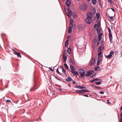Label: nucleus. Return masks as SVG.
Wrapping results in <instances>:
<instances>
[{"label":"nucleus","mask_w":122,"mask_h":122,"mask_svg":"<svg viewBox=\"0 0 122 122\" xmlns=\"http://www.w3.org/2000/svg\"><path fill=\"white\" fill-rule=\"evenodd\" d=\"M73 82V84H75V83H76V82H75V81H73V82Z\"/></svg>","instance_id":"4d7b16f0"},{"label":"nucleus","mask_w":122,"mask_h":122,"mask_svg":"<svg viewBox=\"0 0 122 122\" xmlns=\"http://www.w3.org/2000/svg\"><path fill=\"white\" fill-rule=\"evenodd\" d=\"M114 53L113 51H111L109 53V54L108 55H105V57L107 58L111 59L112 56V55Z\"/></svg>","instance_id":"0eeeda50"},{"label":"nucleus","mask_w":122,"mask_h":122,"mask_svg":"<svg viewBox=\"0 0 122 122\" xmlns=\"http://www.w3.org/2000/svg\"><path fill=\"white\" fill-rule=\"evenodd\" d=\"M38 88L36 86V84H34L33 86L31 88L30 90V92H32L35 91Z\"/></svg>","instance_id":"6e6552de"},{"label":"nucleus","mask_w":122,"mask_h":122,"mask_svg":"<svg viewBox=\"0 0 122 122\" xmlns=\"http://www.w3.org/2000/svg\"><path fill=\"white\" fill-rule=\"evenodd\" d=\"M13 51H14V52L15 54L17 52L15 50H13Z\"/></svg>","instance_id":"13d9d810"},{"label":"nucleus","mask_w":122,"mask_h":122,"mask_svg":"<svg viewBox=\"0 0 122 122\" xmlns=\"http://www.w3.org/2000/svg\"><path fill=\"white\" fill-rule=\"evenodd\" d=\"M94 28L96 30H97L98 29V24H96L94 26Z\"/></svg>","instance_id":"412c9836"},{"label":"nucleus","mask_w":122,"mask_h":122,"mask_svg":"<svg viewBox=\"0 0 122 122\" xmlns=\"http://www.w3.org/2000/svg\"><path fill=\"white\" fill-rule=\"evenodd\" d=\"M79 72L80 73V76L79 77L81 78H83V76L85 75L86 71L82 69H80L79 70Z\"/></svg>","instance_id":"f257e3e1"},{"label":"nucleus","mask_w":122,"mask_h":122,"mask_svg":"<svg viewBox=\"0 0 122 122\" xmlns=\"http://www.w3.org/2000/svg\"><path fill=\"white\" fill-rule=\"evenodd\" d=\"M99 93L101 94H104V92L103 91H100L99 92Z\"/></svg>","instance_id":"79ce46f5"},{"label":"nucleus","mask_w":122,"mask_h":122,"mask_svg":"<svg viewBox=\"0 0 122 122\" xmlns=\"http://www.w3.org/2000/svg\"><path fill=\"white\" fill-rule=\"evenodd\" d=\"M66 80L67 81L71 82L72 80L71 77L70 76H68V77L66 79Z\"/></svg>","instance_id":"4468645a"},{"label":"nucleus","mask_w":122,"mask_h":122,"mask_svg":"<svg viewBox=\"0 0 122 122\" xmlns=\"http://www.w3.org/2000/svg\"><path fill=\"white\" fill-rule=\"evenodd\" d=\"M108 0L109 2L111 4H112V2L111 0Z\"/></svg>","instance_id":"ea45409f"},{"label":"nucleus","mask_w":122,"mask_h":122,"mask_svg":"<svg viewBox=\"0 0 122 122\" xmlns=\"http://www.w3.org/2000/svg\"><path fill=\"white\" fill-rule=\"evenodd\" d=\"M75 87L76 88H78L80 89H82L83 88L86 89V87L84 86H78L77 85H76L75 86Z\"/></svg>","instance_id":"f8f14e48"},{"label":"nucleus","mask_w":122,"mask_h":122,"mask_svg":"<svg viewBox=\"0 0 122 122\" xmlns=\"http://www.w3.org/2000/svg\"><path fill=\"white\" fill-rule=\"evenodd\" d=\"M98 69V68L97 67V66L95 67V70L96 71H97V69Z\"/></svg>","instance_id":"09e8293b"},{"label":"nucleus","mask_w":122,"mask_h":122,"mask_svg":"<svg viewBox=\"0 0 122 122\" xmlns=\"http://www.w3.org/2000/svg\"><path fill=\"white\" fill-rule=\"evenodd\" d=\"M120 122H122V117L120 119Z\"/></svg>","instance_id":"bf43d9fd"},{"label":"nucleus","mask_w":122,"mask_h":122,"mask_svg":"<svg viewBox=\"0 0 122 122\" xmlns=\"http://www.w3.org/2000/svg\"><path fill=\"white\" fill-rule=\"evenodd\" d=\"M96 74L95 73L94 74H93V75H92L90 77L91 78H92L94 77H95L96 76Z\"/></svg>","instance_id":"c9c22d12"},{"label":"nucleus","mask_w":122,"mask_h":122,"mask_svg":"<svg viewBox=\"0 0 122 122\" xmlns=\"http://www.w3.org/2000/svg\"><path fill=\"white\" fill-rule=\"evenodd\" d=\"M108 17H109L110 18L111 20H112L113 19V16H111V17H109L108 16Z\"/></svg>","instance_id":"49530a36"},{"label":"nucleus","mask_w":122,"mask_h":122,"mask_svg":"<svg viewBox=\"0 0 122 122\" xmlns=\"http://www.w3.org/2000/svg\"><path fill=\"white\" fill-rule=\"evenodd\" d=\"M64 66L67 69H69V68L68 66L66 64V63H65L64 64Z\"/></svg>","instance_id":"cd10ccee"},{"label":"nucleus","mask_w":122,"mask_h":122,"mask_svg":"<svg viewBox=\"0 0 122 122\" xmlns=\"http://www.w3.org/2000/svg\"><path fill=\"white\" fill-rule=\"evenodd\" d=\"M101 54H102V52L101 51L98 54V57H99V58Z\"/></svg>","instance_id":"e433bc0d"},{"label":"nucleus","mask_w":122,"mask_h":122,"mask_svg":"<svg viewBox=\"0 0 122 122\" xmlns=\"http://www.w3.org/2000/svg\"><path fill=\"white\" fill-rule=\"evenodd\" d=\"M72 27H69L68 29V32L69 33H70L71 32L72 30Z\"/></svg>","instance_id":"5701e85b"},{"label":"nucleus","mask_w":122,"mask_h":122,"mask_svg":"<svg viewBox=\"0 0 122 122\" xmlns=\"http://www.w3.org/2000/svg\"><path fill=\"white\" fill-rule=\"evenodd\" d=\"M68 40H67L66 41V42L65 43V46L66 47H67L68 46Z\"/></svg>","instance_id":"6ab92c4d"},{"label":"nucleus","mask_w":122,"mask_h":122,"mask_svg":"<svg viewBox=\"0 0 122 122\" xmlns=\"http://www.w3.org/2000/svg\"><path fill=\"white\" fill-rule=\"evenodd\" d=\"M107 103L108 104H110V102H109V100H107Z\"/></svg>","instance_id":"864d4df0"},{"label":"nucleus","mask_w":122,"mask_h":122,"mask_svg":"<svg viewBox=\"0 0 122 122\" xmlns=\"http://www.w3.org/2000/svg\"><path fill=\"white\" fill-rule=\"evenodd\" d=\"M118 53V51H115V55H117Z\"/></svg>","instance_id":"de8ad7c7"},{"label":"nucleus","mask_w":122,"mask_h":122,"mask_svg":"<svg viewBox=\"0 0 122 122\" xmlns=\"http://www.w3.org/2000/svg\"><path fill=\"white\" fill-rule=\"evenodd\" d=\"M94 80L95 81H98L99 80V79H98V78H94Z\"/></svg>","instance_id":"a19ab883"},{"label":"nucleus","mask_w":122,"mask_h":122,"mask_svg":"<svg viewBox=\"0 0 122 122\" xmlns=\"http://www.w3.org/2000/svg\"><path fill=\"white\" fill-rule=\"evenodd\" d=\"M5 87H6V88H7L8 87V86L7 85H5Z\"/></svg>","instance_id":"774afa93"},{"label":"nucleus","mask_w":122,"mask_h":122,"mask_svg":"<svg viewBox=\"0 0 122 122\" xmlns=\"http://www.w3.org/2000/svg\"><path fill=\"white\" fill-rule=\"evenodd\" d=\"M89 92L90 91L88 90H77L76 91V92L78 93H82L84 94V92Z\"/></svg>","instance_id":"39448f33"},{"label":"nucleus","mask_w":122,"mask_h":122,"mask_svg":"<svg viewBox=\"0 0 122 122\" xmlns=\"http://www.w3.org/2000/svg\"><path fill=\"white\" fill-rule=\"evenodd\" d=\"M62 57L63 61L64 62H65L67 60V56H62Z\"/></svg>","instance_id":"f3484780"},{"label":"nucleus","mask_w":122,"mask_h":122,"mask_svg":"<svg viewBox=\"0 0 122 122\" xmlns=\"http://www.w3.org/2000/svg\"><path fill=\"white\" fill-rule=\"evenodd\" d=\"M100 41L99 40V41L97 42V46H98L100 44Z\"/></svg>","instance_id":"37998d69"},{"label":"nucleus","mask_w":122,"mask_h":122,"mask_svg":"<svg viewBox=\"0 0 122 122\" xmlns=\"http://www.w3.org/2000/svg\"><path fill=\"white\" fill-rule=\"evenodd\" d=\"M102 35V33H101L100 34L98 35L99 40V41H100L101 40Z\"/></svg>","instance_id":"dca6fc26"},{"label":"nucleus","mask_w":122,"mask_h":122,"mask_svg":"<svg viewBox=\"0 0 122 122\" xmlns=\"http://www.w3.org/2000/svg\"><path fill=\"white\" fill-rule=\"evenodd\" d=\"M96 15L97 18L98 19H99L100 15V13H96Z\"/></svg>","instance_id":"c756f323"},{"label":"nucleus","mask_w":122,"mask_h":122,"mask_svg":"<svg viewBox=\"0 0 122 122\" xmlns=\"http://www.w3.org/2000/svg\"><path fill=\"white\" fill-rule=\"evenodd\" d=\"M70 61L71 63L72 64H74V62L72 58H70Z\"/></svg>","instance_id":"c85d7f7f"},{"label":"nucleus","mask_w":122,"mask_h":122,"mask_svg":"<svg viewBox=\"0 0 122 122\" xmlns=\"http://www.w3.org/2000/svg\"><path fill=\"white\" fill-rule=\"evenodd\" d=\"M95 62V60L94 58H93L92 60V62L90 64L91 66L93 65L94 63Z\"/></svg>","instance_id":"2eb2a0df"},{"label":"nucleus","mask_w":122,"mask_h":122,"mask_svg":"<svg viewBox=\"0 0 122 122\" xmlns=\"http://www.w3.org/2000/svg\"><path fill=\"white\" fill-rule=\"evenodd\" d=\"M92 3L94 5H95L97 2L96 0H92Z\"/></svg>","instance_id":"bb28decb"},{"label":"nucleus","mask_w":122,"mask_h":122,"mask_svg":"<svg viewBox=\"0 0 122 122\" xmlns=\"http://www.w3.org/2000/svg\"><path fill=\"white\" fill-rule=\"evenodd\" d=\"M55 77L56 78L57 80H58L59 81H61V80L59 79L57 77H56V76H55Z\"/></svg>","instance_id":"8fccbe9b"},{"label":"nucleus","mask_w":122,"mask_h":122,"mask_svg":"<svg viewBox=\"0 0 122 122\" xmlns=\"http://www.w3.org/2000/svg\"><path fill=\"white\" fill-rule=\"evenodd\" d=\"M103 48V47H102L101 46H100L99 48H98L99 50H100V51H101L102 50Z\"/></svg>","instance_id":"f704fd0d"},{"label":"nucleus","mask_w":122,"mask_h":122,"mask_svg":"<svg viewBox=\"0 0 122 122\" xmlns=\"http://www.w3.org/2000/svg\"><path fill=\"white\" fill-rule=\"evenodd\" d=\"M82 26L81 25H79L78 26V28L79 29H80L82 28Z\"/></svg>","instance_id":"72a5a7b5"},{"label":"nucleus","mask_w":122,"mask_h":122,"mask_svg":"<svg viewBox=\"0 0 122 122\" xmlns=\"http://www.w3.org/2000/svg\"><path fill=\"white\" fill-rule=\"evenodd\" d=\"M66 70L64 69V68H62V71L63 73H64V74L66 75Z\"/></svg>","instance_id":"2f4dec72"},{"label":"nucleus","mask_w":122,"mask_h":122,"mask_svg":"<svg viewBox=\"0 0 122 122\" xmlns=\"http://www.w3.org/2000/svg\"><path fill=\"white\" fill-rule=\"evenodd\" d=\"M92 86L94 87H95L96 88H97V89H101L103 88L101 87H97L96 86L94 85H92Z\"/></svg>","instance_id":"393cba45"},{"label":"nucleus","mask_w":122,"mask_h":122,"mask_svg":"<svg viewBox=\"0 0 122 122\" xmlns=\"http://www.w3.org/2000/svg\"><path fill=\"white\" fill-rule=\"evenodd\" d=\"M83 96H85V97H88L89 96H88V95L87 94H85V95H83Z\"/></svg>","instance_id":"a18cd8bd"},{"label":"nucleus","mask_w":122,"mask_h":122,"mask_svg":"<svg viewBox=\"0 0 122 122\" xmlns=\"http://www.w3.org/2000/svg\"><path fill=\"white\" fill-rule=\"evenodd\" d=\"M66 5L69 7L71 6V2L69 0H67L66 1Z\"/></svg>","instance_id":"9b49d317"},{"label":"nucleus","mask_w":122,"mask_h":122,"mask_svg":"<svg viewBox=\"0 0 122 122\" xmlns=\"http://www.w3.org/2000/svg\"><path fill=\"white\" fill-rule=\"evenodd\" d=\"M92 13L91 12H89L87 13V17L88 18H92Z\"/></svg>","instance_id":"9d476101"},{"label":"nucleus","mask_w":122,"mask_h":122,"mask_svg":"<svg viewBox=\"0 0 122 122\" xmlns=\"http://www.w3.org/2000/svg\"><path fill=\"white\" fill-rule=\"evenodd\" d=\"M49 69L51 71V70L52 69V68L51 67H50L49 68Z\"/></svg>","instance_id":"680f3d73"},{"label":"nucleus","mask_w":122,"mask_h":122,"mask_svg":"<svg viewBox=\"0 0 122 122\" xmlns=\"http://www.w3.org/2000/svg\"><path fill=\"white\" fill-rule=\"evenodd\" d=\"M120 110L122 111V106L121 107Z\"/></svg>","instance_id":"338daca9"},{"label":"nucleus","mask_w":122,"mask_h":122,"mask_svg":"<svg viewBox=\"0 0 122 122\" xmlns=\"http://www.w3.org/2000/svg\"><path fill=\"white\" fill-rule=\"evenodd\" d=\"M94 71L93 70L89 71L87 72V73L86 74L85 76H88L94 73Z\"/></svg>","instance_id":"1a4fd4ad"},{"label":"nucleus","mask_w":122,"mask_h":122,"mask_svg":"<svg viewBox=\"0 0 122 122\" xmlns=\"http://www.w3.org/2000/svg\"><path fill=\"white\" fill-rule=\"evenodd\" d=\"M95 81L94 80V79L93 80H92L91 81H90L91 82H94Z\"/></svg>","instance_id":"3c124183"},{"label":"nucleus","mask_w":122,"mask_h":122,"mask_svg":"<svg viewBox=\"0 0 122 122\" xmlns=\"http://www.w3.org/2000/svg\"><path fill=\"white\" fill-rule=\"evenodd\" d=\"M66 54V51L65 50V51H64L63 52V55L62 56H65V55Z\"/></svg>","instance_id":"58836bf2"},{"label":"nucleus","mask_w":122,"mask_h":122,"mask_svg":"<svg viewBox=\"0 0 122 122\" xmlns=\"http://www.w3.org/2000/svg\"><path fill=\"white\" fill-rule=\"evenodd\" d=\"M92 19L91 18L87 17L85 20L86 22L88 24H90L92 21Z\"/></svg>","instance_id":"423d86ee"},{"label":"nucleus","mask_w":122,"mask_h":122,"mask_svg":"<svg viewBox=\"0 0 122 122\" xmlns=\"http://www.w3.org/2000/svg\"><path fill=\"white\" fill-rule=\"evenodd\" d=\"M51 71H54V68L53 69H52L51 70Z\"/></svg>","instance_id":"052dcab7"},{"label":"nucleus","mask_w":122,"mask_h":122,"mask_svg":"<svg viewBox=\"0 0 122 122\" xmlns=\"http://www.w3.org/2000/svg\"><path fill=\"white\" fill-rule=\"evenodd\" d=\"M99 4L101 6V2L100 1L99 3Z\"/></svg>","instance_id":"e2e57ef3"},{"label":"nucleus","mask_w":122,"mask_h":122,"mask_svg":"<svg viewBox=\"0 0 122 122\" xmlns=\"http://www.w3.org/2000/svg\"><path fill=\"white\" fill-rule=\"evenodd\" d=\"M58 68H59V67L57 69L56 71V72L57 73H58L59 74L61 75V74L60 72H59V71Z\"/></svg>","instance_id":"4c0bfd02"},{"label":"nucleus","mask_w":122,"mask_h":122,"mask_svg":"<svg viewBox=\"0 0 122 122\" xmlns=\"http://www.w3.org/2000/svg\"><path fill=\"white\" fill-rule=\"evenodd\" d=\"M102 82V81H101L98 82H95V83L96 85H100L101 84Z\"/></svg>","instance_id":"a878e982"},{"label":"nucleus","mask_w":122,"mask_h":122,"mask_svg":"<svg viewBox=\"0 0 122 122\" xmlns=\"http://www.w3.org/2000/svg\"><path fill=\"white\" fill-rule=\"evenodd\" d=\"M100 61L101 59H100V58H99V57H98L97 58V65H99L100 62Z\"/></svg>","instance_id":"aec40b11"},{"label":"nucleus","mask_w":122,"mask_h":122,"mask_svg":"<svg viewBox=\"0 0 122 122\" xmlns=\"http://www.w3.org/2000/svg\"><path fill=\"white\" fill-rule=\"evenodd\" d=\"M60 67L61 69H62V68H64L63 66L62 65H61L60 66Z\"/></svg>","instance_id":"c03bdc74"},{"label":"nucleus","mask_w":122,"mask_h":122,"mask_svg":"<svg viewBox=\"0 0 122 122\" xmlns=\"http://www.w3.org/2000/svg\"><path fill=\"white\" fill-rule=\"evenodd\" d=\"M108 30L109 32V38L110 39V41L111 43L112 42V35L111 33V30L108 27Z\"/></svg>","instance_id":"20e7f679"},{"label":"nucleus","mask_w":122,"mask_h":122,"mask_svg":"<svg viewBox=\"0 0 122 122\" xmlns=\"http://www.w3.org/2000/svg\"><path fill=\"white\" fill-rule=\"evenodd\" d=\"M67 10L68 13H66V15L69 18H70L71 17V16L72 15V11L69 7L67 8Z\"/></svg>","instance_id":"7ed1b4c3"},{"label":"nucleus","mask_w":122,"mask_h":122,"mask_svg":"<svg viewBox=\"0 0 122 122\" xmlns=\"http://www.w3.org/2000/svg\"><path fill=\"white\" fill-rule=\"evenodd\" d=\"M71 49L70 47L67 50V52L69 54H70L71 52Z\"/></svg>","instance_id":"a211bd4d"},{"label":"nucleus","mask_w":122,"mask_h":122,"mask_svg":"<svg viewBox=\"0 0 122 122\" xmlns=\"http://www.w3.org/2000/svg\"><path fill=\"white\" fill-rule=\"evenodd\" d=\"M72 15L73 16V17L75 19L77 15L75 14H74H74L72 13Z\"/></svg>","instance_id":"473e14b6"},{"label":"nucleus","mask_w":122,"mask_h":122,"mask_svg":"<svg viewBox=\"0 0 122 122\" xmlns=\"http://www.w3.org/2000/svg\"><path fill=\"white\" fill-rule=\"evenodd\" d=\"M6 102H11V101L9 100H6Z\"/></svg>","instance_id":"603ef678"},{"label":"nucleus","mask_w":122,"mask_h":122,"mask_svg":"<svg viewBox=\"0 0 122 122\" xmlns=\"http://www.w3.org/2000/svg\"><path fill=\"white\" fill-rule=\"evenodd\" d=\"M87 7L86 4L84 3L81 4L80 7V9L82 11L85 10L86 9Z\"/></svg>","instance_id":"f03ea898"},{"label":"nucleus","mask_w":122,"mask_h":122,"mask_svg":"<svg viewBox=\"0 0 122 122\" xmlns=\"http://www.w3.org/2000/svg\"><path fill=\"white\" fill-rule=\"evenodd\" d=\"M111 9L114 12V9L113 8H112Z\"/></svg>","instance_id":"5fc2aeb1"},{"label":"nucleus","mask_w":122,"mask_h":122,"mask_svg":"<svg viewBox=\"0 0 122 122\" xmlns=\"http://www.w3.org/2000/svg\"><path fill=\"white\" fill-rule=\"evenodd\" d=\"M120 116L121 117H122V113L120 115Z\"/></svg>","instance_id":"69168bd1"},{"label":"nucleus","mask_w":122,"mask_h":122,"mask_svg":"<svg viewBox=\"0 0 122 122\" xmlns=\"http://www.w3.org/2000/svg\"><path fill=\"white\" fill-rule=\"evenodd\" d=\"M61 81L65 83H66L67 82L66 81Z\"/></svg>","instance_id":"0e129e2a"},{"label":"nucleus","mask_w":122,"mask_h":122,"mask_svg":"<svg viewBox=\"0 0 122 122\" xmlns=\"http://www.w3.org/2000/svg\"><path fill=\"white\" fill-rule=\"evenodd\" d=\"M75 70L71 71V73L75 75H77L78 74V73L77 71H76Z\"/></svg>","instance_id":"ddd939ff"},{"label":"nucleus","mask_w":122,"mask_h":122,"mask_svg":"<svg viewBox=\"0 0 122 122\" xmlns=\"http://www.w3.org/2000/svg\"><path fill=\"white\" fill-rule=\"evenodd\" d=\"M70 69L72 70V71L75 70V69L74 67L72 65H71L70 66Z\"/></svg>","instance_id":"b1692460"},{"label":"nucleus","mask_w":122,"mask_h":122,"mask_svg":"<svg viewBox=\"0 0 122 122\" xmlns=\"http://www.w3.org/2000/svg\"><path fill=\"white\" fill-rule=\"evenodd\" d=\"M15 54L18 57H20V58L21 57V56L19 53L17 52Z\"/></svg>","instance_id":"4be33fe9"},{"label":"nucleus","mask_w":122,"mask_h":122,"mask_svg":"<svg viewBox=\"0 0 122 122\" xmlns=\"http://www.w3.org/2000/svg\"><path fill=\"white\" fill-rule=\"evenodd\" d=\"M73 21L72 19H71L70 20V23L71 25H73Z\"/></svg>","instance_id":"7c9ffc66"},{"label":"nucleus","mask_w":122,"mask_h":122,"mask_svg":"<svg viewBox=\"0 0 122 122\" xmlns=\"http://www.w3.org/2000/svg\"><path fill=\"white\" fill-rule=\"evenodd\" d=\"M100 30H98L97 31V34H99L100 33Z\"/></svg>","instance_id":"6e6d98bb"}]
</instances>
